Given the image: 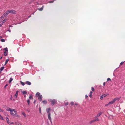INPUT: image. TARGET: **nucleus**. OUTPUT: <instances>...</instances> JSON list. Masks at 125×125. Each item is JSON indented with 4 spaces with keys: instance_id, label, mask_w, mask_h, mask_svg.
I'll return each instance as SVG.
<instances>
[{
    "instance_id": "obj_1",
    "label": "nucleus",
    "mask_w": 125,
    "mask_h": 125,
    "mask_svg": "<svg viewBox=\"0 0 125 125\" xmlns=\"http://www.w3.org/2000/svg\"><path fill=\"white\" fill-rule=\"evenodd\" d=\"M7 111H10V114L12 116H16L15 114H13V111L15 114H17V112L15 109H11L10 108H8L7 109Z\"/></svg>"
},
{
    "instance_id": "obj_2",
    "label": "nucleus",
    "mask_w": 125,
    "mask_h": 125,
    "mask_svg": "<svg viewBox=\"0 0 125 125\" xmlns=\"http://www.w3.org/2000/svg\"><path fill=\"white\" fill-rule=\"evenodd\" d=\"M3 50H5V51L4 52V55L6 56L7 55L8 53V49L7 47L3 49Z\"/></svg>"
},
{
    "instance_id": "obj_3",
    "label": "nucleus",
    "mask_w": 125,
    "mask_h": 125,
    "mask_svg": "<svg viewBox=\"0 0 125 125\" xmlns=\"http://www.w3.org/2000/svg\"><path fill=\"white\" fill-rule=\"evenodd\" d=\"M48 119L49 120H50L51 124H52V121L51 119V113H49V114H48Z\"/></svg>"
},
{
    "instance_id": "obj_4",
    "label": "nucleus",
    "mask_w": 125,
    "mask_h": 125,
    "mask_svg": "<svg viewBox=\"0 0 125 125\" xmlns=\"http://www.w3.org/2000/svg\"><path fill=\"white\" fill-rule=\"evenodd\" d=\"M107 95V94H104L102 95L100 97V98L102 100L103 98L106 96Z\"/></svg>"
},
{
    "instance_id": "obj_5",
    "label": "nucleus",
    "mask_w": 125,
    "mask_h": 125,
    "mask_svg": "<svg viewBox=\"0 0 125 125\" xmlns=\"http://www.w3.org/2000/svg\"><path fill=\"white\" fill-rule=\"evenodd\" d=\"M120 98L118 97H116L112 101L114 103L115 101H118L119 100Z\"/></svg>"
},
{
    "instance_id": "obj_6",
    "label": "nucleus",
    "mask_w": 125,
    "mask_h": 125,
    "mask_svg": "<svg viewBox=\"0 0 125 125\" xmlns=\"http://www.w3.org/2000/svg\"><path fill=\"white\" fill-rule=\"evenodd\" d=\"M57 101L56 100L54 99L52 100L51 101V103L53 105H54V104L56 103Z\"/></svg>"
},
{
    "instance_id": "obj_7",
    "label": "nucleus",
    "mask_w": 125,
    "mask_h": 125,
    "mask_svg": "<svg viewBox=\"0 0 125 125\" xmlns=\"http://www.w3.org/2000/svg\"><path fill=\"white\" fill-rule=\"evenodd\" d=\"M10 12L11 13L15 14L16 13V11L13 10H10Z\"/></svg>"
},
{
    "instance_id": "obj_8",
    "label": "nucleus",
    "mask_w": 125,
    "mask_h": 125,
    "mask_svg": "<svg viewBox=\"0 0 125 125\" xmlns=\"http://www.w3.org/2000/svg\"><path fill=\"white\" fill-rule=\"evenodd\" d=\"M50 109L49 108H46V111L48 114H49V113H51L50 112Z\"/></svg>"
},
{
    "instance_id": "obj_9",
    "label": "nucleus",
    "mask_w": 125,
    "mask_h": 125,
    "mask_svg": "<svg viewBox=\"0 0 125 125\" xmlns=\"http://www.w3.org/2000/svg\"><path fill=\"white\" fill-rule=\"evenodd\" d=\"M42 95H39L38 97V99L40 101H41L42 100Z\"/></svg>"
},
{
    "instance_id": "obj_10",
    "label": "nucleus",
    "mask_w": 125,
    "mask_h": 125,
    "mask_svg": "<svg viewBox=\"0 0 125 125\" xmlns=\"http://www.w3.org/2000/svg\"><path fill=\"white\" fill-rule=\"evenodd\" d=\"M102 114V113L101 112L98 113L97 115L95 116V117L97 118L99 117Z\"/></svg>"
},
{
    "instance_id": "obj_11",
    "label": "nucleus",
    "mask_w": 125,
    "mask_h": 125,
    "mask_svg": "<svg viewBox=\"0 0 125 125\" xmlns=\"http://www.w3.org/2000/svg\"><path fill=\"white\" fill-rule=\"evenodd\" d=\"M25 83L27 85H30L31 84V83L30 82L27 81L25 82Z\"/></svg>"
},
{
    "instance_id": "obj_12",
    "label": "nucleus",
    "mask_w": 125,
    "mask_h": 125,
    "mask_svg": "<svg viewBox=\"0 0 125 125\" xmlns=\"http://www.w3.org/2000/svg\"><path fill=\"white\" fill-rule=\"evenodd\" d=\"M40 93L39 92H37L36 94V97H39V95H41Z\"/></svg>"
},
{
    "instance_id": "obj_13",
    "label": "nucleus",
    "mask_w": 125,
    "mask_h": 125,
    "mask_svg": "<svg viewBox=\"0 0 125 125\" xmlns=\"http://www.w3.org/2000/svg\"><path fill=\"white\" fill-rule=\"evenodd\" d=\"M6 119L7 122V123L9 124H10V122L9 121V119L8 117H6Z\"/></svg>"
},
{
    "instance_id": "obj_14",
    "label": "nucleus",
    "mask_w": 125,
    "mask_h": 125,
    "mask_svg": "<svg viewBox=\"0 0 125 125\" xmlns=\"http://www.w3.org/2000/svg\"><path fill=\"white\" fill-rule=\"evenodd\" d=\"M10 12V10H8L5 13L6 14V15H8Z\"/></svg>"
},
{
    "instance_id": "obj_15",
    "label": "nucleus",
    "mask_w": 125,
    "mask_h": 125,
    "mask_svg": "<svg viewBox=\"0 0 125 125\" xmlns=\"http://www.w3.org/2000/svg\"><path fill=\"white\" fill-rule=\"evenodd\" d=\"M6 20V19H5L4 20H3V21H2V20H0L1 21V24H2V25L3 24V23L5 22Z\"/></svg>"
},
{
    "instance_id": "obj_16",
    "label": "nucleus",
    "mask_w": 125,
    "mask_h": 125,
    "mask_svg": "<svg viewBox=\"0 0 125 125\" xmlns=\"http://www.w3.org/2000/svg\"><path fill=\"white\" fill-rule=\"evenodd\" d=\"M29 98L30 99H33L32 95V94H31L30 95L29 97Z\"/></svg>"
},
{
    "instance_id": "obj_17",
    "label": "nucleus",
    "mask_w": 125,
    "mask_h": 125,
    "mask_svg": "<svg viewBox=\"0 0 125 125\" xmlns=\"http://www.w3.org/2000/svg\"><path fill=\"white\" fill-rule=\"evenodd\" d=\"M4 67L3 66H2V67H1L0 68V72H1V71H2L4 69Z\"/></svg>"
},
{
    "instance_id": "obj_18",
    "label": "nucleus",
    "mask_w": 125,
    "mask_h": 125,
    "mask_svg": "<svg viewBox=\"0 0 125 125\" xmlns=\"http://www.w3.org/2000/svg\"><path fill=\"white\" fill-rule=\"evenodd\" d=\"M94 122L96 121H99V119L98 118L96 119H94L93 120Z\"/></svg>"
},
{
    "instance_id": "obj_19",
    "label": "nucleus",
    "mask_w": 125,
    "mask_h": 125,
    "mask_svg": "<svg viewBox=\"0 0 125 125\" xmlns=\"http://www.w3.org/2000/svg\"><path fill=\"white\" fill-rule=\"evenodd\" d=\"M22 114L24 115V117H26V115L25 114V113H24V112H22Z\"/></svg>"
},
{
    "instance_id": "obj_20",
    "label": "nucleus",
    "mask_w": 125,
    "mask_h": 125,
    "mask_svg": "<svg viewBox=\"0 0 125 125\" xmlns=\"http://www.w3.org/2000/svg\"><path fill=\"white\" fill-rule=\"evenodd\" d=\"M13 80V79L11 78H10V80H9V83H10Z\"/></svg>"
},
{
    "instance_id": "obj_21",
    "label": "nucleus",
    "mask_w": 125,
    "mask_h": 125,
    "mask_svg": "<svg viewBox=\"0 0 125 125\" xmlns=\"http://www.w3.org/2000/svg\"><path fill=\"white\" fill-rule=\"evenodd\" d=\"M20 83L23 86H24L25 85L24 83V82H22L21 81H20Z\"/></svg>"
},
{
    "instance_id": "obj_22",
    "label": "nucleus",
    "mask_w": 125,
    "mask_h": 125,
    "mask_svg": "<svg viewBox=\"0 0 125 125\" xmlns=\"http://www.w3.org/2000/svg\"><path fill=\"white\" fill-rule=\"evenodd\" d=\"M38 10L39 11H42L43 10V7L42 6L41 8L38 9Z\"/></svg>"
},
{
    "instance_id": "obj_23",
    "label": "nucleus",
    "mask_w": 125,
    "mask_h": 125,
    "mask_svg": "<svg viewBox=\"0 0 125 125\" xmlns=\"http://www.w3.org/2000/svg\"><path fill=\"white\" fill-rule=\"evenodd\" d=\"M22 93L23 94H27V92L25 91H23Z\"/></svg>"
},
{
    "instance_id": "obj_24",
    "label": "nucleus",
    "mask_w": 125,
    "mask_h": 125,
    "mask_svg": "<svg viewBox=\"0 0 125 125\" xmlns=\"http://www.w3.org/2000/svg\"><path fill=\"white\" fill-rule=\"evenodd\" d=\"M42 103L44 104H46L47 103L46 101L45 100H44L42 101Z\"/></svg>"
},
{
    "instance_id": "obj_25",
    "label": "nucleus",
    "mask_w": 125,
    "mask_h": 125,
    "mask_svg": "<svg viewBox=\"0 0 125 125\" xmlns=\"http://www.w3.org/2000/svg\"><path fill=\"white\" fill-rule=\"evenodd\" d=\"M109 104H113L114 103H113V101H111V102H109Z\"/></svg>"
},
{
    "instance_id": "obj_26",
    "label": "nucleus",
    "mask_w": 125,
    "mask_h": 125,
    "mask_svg": "<svg viewBox=\"0 0 125 125\" xmlns=\"http://www.w3.org/2000/svg\"><path fill=\"white\" fill-rule=\"evenodd\" d=\"M9 59H7L6 60V61H5V64H7V63L9 61Z\"/></svg>"
},
{
    "instance_id": "obj_27",
    "label": "nucleus",
    "mask_w": 125,
    "mask_h": 125,
    "mask_svg": "<svg viewBox=\"0 0 125 125\" xmlns=\"http://www.w3.org/2000/svg\"><path fill=\"white\" fill-rule=\"evenodd\" d=\"M27 101V102L28 104L29 105L30 104V101L28 99Z\"/></svg>"
},
{
    "instance_id": "obj_28",
    "label": "nucleus",
    "mask_w": 125,
    "mask_h": 125,
    "mask_svg": "<svg viewBox=\"0 0 125 125\" xmlns=\"http://www.w3.org/2000/svg\"><path fill=\"white\" fill-rule=\"evenodd\" d=\"M0 41L2 42H5V40L3 39H1Z\"/></svg>"
},
{
    "instance_id": "obj_29",
    "label": "nucleus",
    "mask_w": 125,
    "mask_h": 125,
    "mask_svg": "<svg viewBox=\"0 0 125 125\" xmlns=\"http://www.w3.org/2000/svg\"><path fill=\"white\" fill-rule=\"evenodd\" d=\"M94 121H93V120H92V121H91L90 122H89V124H91L92 123H93V122H94Z\"/></svg>"
},
{
    "instance_id": "obj_30",
    "label": "nucleus",
    "mask_w": 125,
    "mask_h": 125,
    "mask_svg": "<svg viewBox=\"0 0 125 125\" xmlns=\"http://www.w3.org/2000/svg\"><path fill=\"white\" fill-rule=\"evenodd\" d=\"M18 94H16H16H15V95H14V96L16 98H17V95H18Z\"/></svg>"
},
{
    "instance_id": "obj_31",
    "label": "nucleus",
    "mask_w": 125,
    "mask_h": 125,
    "mask_svg": "<svg viewBox=\"0 0 125 125\" xmlns=\"http://www.w3.org/2000/svg\"><path fill=\"white\" fill-rule=\"evenodd\" d=\"M6 16V14H5V13H4L2 15L3 17H4Z\"/></svg>"
},
{
    "instance_id": "obj_32",
    "label": "nucleus",
    "mask_w": 125,
    "mask_h": 125,
    "mask_svg": "<svg viewBox=\"0 0 125 125\" xmlns=\"http://www.w3.org/2000/svg\"><path fill=\"white\" fill-rule=\"evenodd\" d=\"M16 124L17 125H22L20 123H16Z\"/></svg>"
},
{
    "instance_id": "obj_33",
    "label": "nucleus",
    "mask_w": 125,
    "mask_h": 125,
    "mask_svg": "<svg viewBox=\"0 0 125 125\" xmlns=\"http://www.w3.org/2000/svg\"><path fill=\"white\" fill-rule=\"evenodd\" d=\"M91 89L92 91H94V89L93 87H91Z\"/></svg>"
},
{
    "instance_id": "obj_34",
    "label": "nucleus",
    "mask_w": 125,
    "mask_h": 125,
    "mask_svg": "<svg viewBox=\"0 0 125 125\" xmlns=\"http://www.w3.org/2000/svg\"><path fill=\"white\" fill-rule=\"evenodd\" d=\"M39 112L40 113H41V108L40 107L39 109Z\"/></svg>"
},
{
    "instance_id": "obj_35",
    "label": "nucleus",
    "mask_w": 125,
    "mask_h": 125,
    "mask_svg": "<svg viewBox=\"0 0 125 125\" xmlns=\"http://www.w3.org/2000/svg\"><path fill=\"white\" fill-rule=\"evenodd\" d=\"M1 21H0V27H1L2 25V24H1Z\"/></svg>"
},
{
    "instance_id": "obj_36",
    "label": "nucleus",
    "mask_w": 125,
    "mask_h": 125,
    "mask_svg": "<svg viewBox=\"0 0 125 125\" xmlns=\"http://www.w3.org/2000/svg\"><path fill=\"white\" fill-rule=\"evenodd\" d=\"M68 102H67L65 103V105H68Z\"/></svg>"
},
{
    "instance_id": "obj_37",
    "label": "nucleus",
    "mask_w": 125,
    "mask_h": 125,
    "mask_svg": "<svg viewBox=\"0 0 125 125\" xmlns=\"http://www.w3.org/2000/svg\"><path fill=\"white\" fill-rule=\"evenodd\" d=\"M70 104L71 105H73L74 104V103L73 102H72Z\"/></svg>"
},
{
    "instance_id": "obj_38",
    "label": "nucleus",
    "mask_w": 125,
    "mask_h": 125,
    "mask_svg": "<svg viewBox=\"0 0 125 125\" xmlns=\"http://www.w3.org/2000/svg\"><path fill=\"white\" fill-rule=\"evenodd\" d=\"M14 123L13 122H10V124H13Z\"/></svg>"
},
{
    "instance_id": "obj_39",
    "label": "nucleus",
    "mask_w": 125,
    "mask_h": 125,
    "mask_svg": "<svg viewBox=\"0 0 125 125\" xmlns=\"http://www.w3.org/2000/svg\"><path fill=\"white\" fill-rule=\"evenodd\" d=\"M107 81H110L111 79L109 78H108L107 79Z\"/></svg>"
},
{
    "instance_id": "obj_40",
    "label": "nucleus",
    "mask_w": 125,
    "mask_h": 125,
    "mask_svg": "<svg viewBox=\"0 0 125 125\" xmlns=\"http://www.w3.org/2000/svg\"><path fill=\"white\" fill-rule=\"evenodd\" d=\"M15 115L16 116H16V117H18L19 116V115H16V114H15Z\"/></svg>"
},
{
    "instance_id": "obj_41",
    "label": "nucleus",
    "mask_w": 125,
    "mask_h": 125,
    "mask_svg": "<svg viewBox=\"0 0 125 125\" xmlns=\"http://www.w3.org/2000/svg\"><path fill=\"white\" fill-rule=\"evenodd\" d=\"M0 112H3V111L0 108Z\"/></svg>"
},
{
    "instance_id": "obj_42",
    "label": "nucleus",
    "mask_w": 125,
    "mask_h": 125,
    "mask_svg": "<svg viewBox=\"0 0 125 125\" xmlns=\"http://www.w3.org/2000/svg\"><path fill=\"white\" fill-rule=\"evenodd\" d=\"M54 1H50L49 2L50 3H53Z\"/></svg>"
},
{
    "instance_id": "obj_43",
    "label": "nucleus",
    "mask_w": 125,
    "mask_h": 125,
    "mask_svg": "<svg viewBox=\"0 0 125 125\" xmlns=\"http://www.w3.org/2000/svg\"><path fill=\"white\" fill-rule=\"evenodd\" d=\"M52 100H51V99H48V101L49 102H51L52 101Z\"/></svg>"
},
{
    "instance_id": "obj_44",
    "label": "nucleus",
    "mask_w": 125,
    "mask_h": 125,
    "mask_svg": "<svg viewBox=\"0 0 125 125\" xmlns=\"http://www.w3.org/2000/svg\"><path fill=\"white\" fill-rule=\"evenodd\" d=\"M124 63V62H122L120 63V64H121V65H122V64H123Z\"/></svg>"
},
{
    "instance_id": "obj_45",
    "label": "nucleus",
    "mask_w": 125,
    "mask_h": 125,
    "mask_svg": "<svg viewBox=\"0 0 125 125\" xmlns=\"http://www.w3.org/2000/svg\"><path fill=\"white\" fill-rule=\"evenodd\" d=\"M92 94H90L89 95V97H90L91 98V97H92Z\"/></svg>"
},
{
    "instance_id": "obj_46",
    "label": "nucleus",
    "mask_w": 125,
    "mask_h": 125,
    "mask_svg": "<svg viewBox=\"0 0 125 125\" xmlns=\"http://www.w3.org/2000/svg\"><path fill=\"white\" fill-rule=\"evenodd\" d=\"M8 86V84H6V85L5 86L4 88H5L6 87V86Z\"/></svg>"
},
{
    "instance_id": "obj_47",
    "label": "nucleus",
    "mask_w": 125,
    "mask_h": 125,
    "mask_svg": "<svg viewBox=\"0 0 125 125\" xmlns=\"http://www.w3.org/2000/svg\"><path fill=\"white\" fill-rule=\"evenodd\" d=\"M110 105V104H109V103H108V104H106L105 105V106H108V105Z\"/></svg>"
},
{
    "instance_id": "obj_48",
    "label": "nucleus",
    "mask_w": 125,
    "mask_h": 125,
    "mask_svg": "<svg viewBox=\"0 0 125 125\" xmlns=\"http://www.w3.org/2000/svg\"><path fill=\"white\" fill-rule=\"evenodd\" d=\"M88 97V96H87V95H85V97L86 98H87Z\"/></svg>"
},
{
    "instance_id": "obj_49",
    "label": "nucleus",
    "mask_w": 125,
    "mask_h": 125,
    "mask_svg": "<svg viewBox=\"0 0 125 125\" xmlns=\"http://www.w3.org/2000/svg\"><path fill=\"white\" fill-rule=\"evenodd\" d=\"M18 92H19V91H16V93L18 94Z\"/></svg>"
},
{
    "instance_id": "obj_50",
    "label": "nucleus",
    "mask_w": 125,
    "mask_h": 125,
    "mask_svg": "<svg viewBox=\"0 0 125 125\" xmlns=\"http://www.w3.org/2000/svg\"><path fill=\"white\" fill-rule=\"evenodd\" d=\"M92 91H91L90 92V94H92Z\"/></svg>"
},
{
    "instance_id": "obj_51",
    "label": "nucleus",
    "mask_w": 125,
    "mask_h": 125,
    "mask_svg": "<svg viewBox=\"0 0 125 125\" xmlns=\"http://www.w3.org/2000/svg\"><path fill=\"white\" fill-rule=\"evenodd\" d=\"M103 85L104 86L105 85V83L104 82L103 83Z\"/></svg>"
},
{
    "instance_id": "obj_52",
    "label": "nucleus",
    "mask_w": 125,
    "mask_h": 125,
    "mask_svg": "<svg viewBox=\"0 0 125 125\" xmlns=\"http://www.w3.org/2000/svg\"><path fill=\"white\" fill-rule=\"evenodd\" d=\"M2 57H0V59H2Z\"/></svg>"
},
{
    "instance_id": "obj_53",
    "label": "nucleus",
    "mask_w": 125,
    "mask_h": 125,
    "mask_svg": "<svg viewBox=\"0 0 125 125\" xmlns=\"http://www.w3.org/2000/svg\"><path fill=\"white\" fill-rule=\"evenodd\" d=\"M2 38V36H0V39H1Z\"/></svg>"
},
{
    "instance_id": "obj_54",
    "label": "nucleus",
    "mask_w": 125,
    "mask_h": 125,
    "mask_svg": "<svg viewBox=\"0 0 125 125\" xmlns=\"http://www.w3.org/2000/svg\"><path fill=\"white\" fill-rule=\"evenodd\" d=\"M75 105H78V104H75Z\"/></svg>"
},
{
    "instance_id": "obj_55",
    "label": "nucleus",
    "mask_w": 125,
    "mask_h": 125,
    "mask_svg": "<svg viewBox=\"0 0 125 125\" xmlns=\"http://www.w3.org/2000/svg\"><path fill=\"white\" fill-rule=\"evenodd\" d=\"M12 97H11L10 98V99L11 100L12 99Z\"/></svg>"
},
{
    "instance_id": "obj_56",
    "label": "nucleus",
    "mask_w": 125,
    "mask_h": 125,
    "mask_svg": "<svg viewBox=\"0 0 125 125\" xmlns=\"http://www.w3.org/2000/svg\"><path fill=\"white\" fill-rule=\"evenodd\" d=\"M24 97H26V95H25L24 96Z\"/></svg>"
},
{
    "instance_id": "obj_57",
    "label": "nucleus",
    "mask_w": 125,
    "mask_h": 125,
    "mask_svg": "<svg viewBox=\"0 0 125 125\" xmlns=\"http://www.w3.org/2000/svg\"><path fill=\"white\" fill-rule=\"evenodd\" d=\"M3 17L2 16L1 17V18H2Z\"/></svg>"
},
{
    "instance_id": "obj_58",
    "label": "nucleus",
    "mask_w": 125,
    "mask_h": 125,
    "mask_svg": "<svg viewBox=\"0 0 125 125\" xmlns=\"http://www.w3.org/2000/svg\"><path fill=\"white\" fill-rule=\"evenodd\" d=\"M9 32H10V31H11L10 30H9Z\"/></svg>"
},
{
    "instance_id": "obj_59",
    "label": "nucleus",
    "mask_w": 125,
    "mask_h": 125,
    "mask_svg": "<svg viewBox=\"0 0 125 125\" xmlns=\"http://www.w3.org/2000/svg\"><path fill=\"white\" fill-rule=\"evenodd\" d=\"M11 27V26H10H10H9V27Z\"/></svg>"
}]
</instances>
